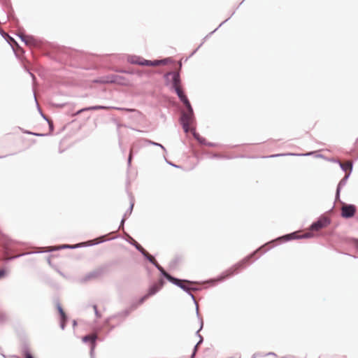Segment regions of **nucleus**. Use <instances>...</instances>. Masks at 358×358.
I'll list each match as a JSON object with an SVG mask.
<instances>
[{
  "instance_id": "obj_26",
  "label": "nucleus",
  "mask_w": 358,
  "mask_h": 358,
  "mask_svg": "<svg viewBox=\"0 0 358 358\" xmlns=\"http://www.w3.org/2000/svg\"><path fill=\"white\" fill-rule=\"evenodd\" d=\"M201 47H199V45L198 46L197 48H196L191 54L189 56V57H191L192 56H193L196 52L197 50L200 48Z\"/></svg>"
},
{
  "instance_id": "obj_31",
  "label": "nucleus",
  "mask_w": 358,
  "mask_h": 358,
  "mask_svg": "<svg viewBox=\"0 0 358 358\" xmlns=\"http://www.w3.org/2000/svg\"><path fill=\"white\" fill-rule=\"evenodd\" d=\"M244 2V0H243L236 7V10L239 8V6Z\"/></svg>"
},
{
  "instance_id": "obj_4",
  "label": "nucleus",
  "mask_w": 358,
  "mask_h": 358,
  "mask_svg": "<svg viewBox=\"0 0 358 358\" xmlns=\"http://www.w3.org/2000/svg\"><path fill=\"white\" fill-rule=\"evenodd\" d=\"M164 275L171 282H174L176 285L181 287L184 290L190 291L195 289V288L192 287L194 285V282H193L176 279L171 276L169 274H168L166 272H164Z\"/></svg>"
},
{
  "instance_id": "obj_18",
  "label": "nucleus",
  "mask_w": 358,
  "mask_h": 358,
  "mask_svg": "<svg viewBox=\"0 0 358 358\" xmlns=\"http://www.w3.org/2000/svg\"><path fill=\"white\" fill-rule=\"evenodd\" d=\"M16 36L20 38V40L22 41V42H24L25 40H26V37L27 35H25L24 34V30H22V31H19L17 34H16Z\"/></svg>"
},
{
  "instance_id": "obj_29",
  "label": "nucleus",
  "mask_w": 358,
  "mask_h": 358,
  "mask_svg": "<svg viewBox=\"0 0 358 358\" xmlns=\"http://www.w3.org/2000/svg\"><path fill=\"white\" fill-rule=\"evenodd\" d=\"M310 236H311L310 233H306V234L303 236V237H306V238H308V237H310Z\"/></svg>"
},
{
  "instance_id": "obj_22",
  "label": "nucleus",
  "mask_w": 358,
  "mask_h": 358,
  "mask_svg": "<svg viewBox=\"0 0 358 358\" xmlns=\"http://www.w3.org/2000/svg\"><path fill=\"white\" fill-rule=\"evenodd\" d=\"M133 150H134V148H133V147H132V148H131V150H130V153H129V159H128V162H129V164H130V163H131V162L132 155H133Z\"/></svg>"
},
{
  "instance_id": "obj_37",
  "label": "nucleus",
  "mask_w": 358,
  "mask_h": 358,
  "mask_svg": "<svg viewBox=\"0 0 358 358\" xmlns=\"http://www.w3.org/2000/svg\"><path fill=\"white\" fill-rule=\"evenodd\" d=\"M252 358H255V357H252Z\"/></svg>"
},
{
  "instance_id": "obj_2",
  "label": "nucleus",
  "mask_w": 358,
  "mask_h": 358,
  "mask_svg": "<svg viewBox=\"0 0 358 358\" xmlns=\"http://www.w3.org/2000/svg\"><path fill=\"white\" fill-rule=\"evenodd\" d=\"M180 122L185 133L194 131L195 127L194 113H182Z\"/></svg>"
},
{
  "instance_id": "obj_10",
  "label": "nucleus",
  "mask_w": 358,
  "mask_h": 358,
  "mask_svg": "<svg viewBox=\"0 0 358 358\" xmlns=\"http://www.w3.org/2000/svg\"><path fill=\"white\" fill-rule=\"evenodd\" d=\"M329 224V222L327 219H320L316 222H314L311 227L310 229L313 231H320V229L326 227Z\"/></svg>"
},
{
  "instance_id": "obj_34",
  "label": "nucleus",
  "mask_w": 358,
  "mask_h": 358,
  "mask_svg": "<svg viewBox=\"0 0 358 358\" xmlns=\"http://www.w3.org/2000/svg\"><path fill=\"white\" fill-rule=\"evenodd\" d=\"M289 236H294L295 237V234H289L287 236V237H289Z\"/></svg>"
},
{
  "instance_id": "obj_8",
  "label": "nucleus",
  "mask_w": 358,
  "mask_h": 358,
  "mask_svg": "<svg viewBox=\"0 0 358 358\" xmlns=\"http://www.w3.org/2000/svg\"><path fill=\"white\" fill-rule=\"evenodd\" d=\"M125 78L123 76L118 75H111L107 77V80H100L99 83H117L120 85L124 84ZM96 83H98L99 80H95Z\"/></svg>"
},
{
  "instance_id": "obj_30",
  "label": "nucleus",
  "mask_w": 358,
  "mask_h": 358,
  "mask_svg": "<svg viewBox=\"0 0 358 358\" xmlns=\"http://www.w3.org/2000/svg\"><path fill=\"white\" fill-rule=\"evenodd\" d=\"M28 72H29V73L30 74V76H31V78H32L33 79H35V76H34V75L32 73H31L29 70H28Z\"/></svg>"
},
{
  "instance_id": "obj_15",
  "label": "nucleus",
  "mask_w": 358,
  "mask_h": 358,
  "mask_svg": "<svg viewBox=\"0 0 358 358\" xmlns=\"http://www.w3.org/2000/svg\"><path fill=\"white\" fill-rule=\"evenodd\" d=\"M145 256L147 257L148 259L151 263H152L153 264H155V265L156 266V267H157V268H158V269H159V270L162 273V274L164 275V272H166V271L163 269V268H162L161 266H159V265L158 264V263L157 262V261H156L155 258L152 255H150V254H148V253H147V254L145 255Z\"/></svg>"
},
{
  "instance_id": "obj_35",
  "label": "nucleus",
  "mask_w": 358,
  "mask_h": 358,
  "mask_svg": "<svg viewBox=\"0 0 358 358\" xmlns=\"http://www.w3.org/2000/svg\"><path fill=\"white\" fill-rule=\"evenodd\" d=\"M179 66H180V69L182 68V62H179Z\"/></svg>"
},
{
  "instance_id": "obj_33",
  "label": "nucleus",
  "mask_w": 358,
  "mask_h": 358,
  "mask_svg": "<svg viewBox=\"0 0 358 358\" xmlns=\"http://www.w3.org/2000/svg\"><path fill=\"white\" fill-rule=\"evenodd\" d=\"M65 104H57V107H61V106H64Z\"/></svg>"
},
{
  "instance_id": "obj_21",
  "label": "nucleus",
  "mask_w": 358,
  "mask_h": 358,
  "mask_svg": "<svg viewBox=\"0 0 358 358\" xmlns=\"http://www.w3.org/2000/svg\"><path fill=\"white\" fill-rule=\"evenodd\" d=\"M8 271L6 268L0 269V279L4 278L6 275Z\"/></svg>"
},
{
  "instance_id": "obj_14",
  "label": "nucleus",
  "mask_w": 358,
  "mask_h": 358,
  "mask_svg": "<svg viewBox=\"0 0 358 358\" xmlns=\"http://www.w3.org/2000/svg\"><path fill=\"white\" fill-rule=\"evenodd\" d=\"M106 107L101 105H95L90 107L82 108L77 110L76 112H87L88 110H101L106 109Z\"/></svg>"
},
{
  "instance_id": "obj_36",
  "label": "nucleus",
  "mask_w": 358,
  "mask_h": 358,
  "mask_svg": "<svg viewBox=\"0 0 358 358\" xmlns=\"http://www.w3.org/2000/svg\"><path fill=\"white\" fill-rule=\"evenodd\" d=\"M357 246H358V241H357Z\"/></svg>"
},
{
  "instance_id": "obj_6",
  "label": "nucleus",
  "mask_w": 358,
  "mask_h": 358,
  "mask_svg": "<svg viewBox=\"0 0 358 358\" xmlns=\"http://www.w3.org/2000/svg\"><path fill=\"white\" fill-rule=\"evenodd\" d=\"M356 207L352 204H344L341 208V215L345 218H350L355 215Z\"/></svg>"
},
{
  "instance_id": "obj_25",
  "label": "nucleus",
  "mask_w": 358,
  "mask_h": 358,
  "mask_svg": "<svg viewBox=\"0 0 358 358\" xmlns=\"http://www.w3.org/2000/svg\"><path fill=\"white\" fill-rule=\"evenodd\" d=\"M125 112L131 113V112H139V111L138 110H136V109L127 108V109H125Z\"/></svg>"
},
{
  "instance_id": "obj_12",
  "label": "nucleus",
  "mask_w": 358,
  "mask_h": 358,
  "mask_svg": "<svg viewBox=\"0 0 358 358\" xmlns=\"http://www.w3.org/2000/svg\"><path fill=\"white\" fill-rule=\"evenodd\" d=\"M97 338V335L96 334H92L90 335H87L83 338V341L85 343L90 342L92 344L91 350L93 351L95 348V342Z\"/></svg>"
},
{
  "instance_id": "obj_16",
  "label": "nucleus",
  "mask_w": 358,
  "mask_h": 358,
  "mask_svg": "<svg viewBox=\"0 0 358 358\" xmlns=\"http://www.w3.org/2000/svg\"><path fill=\"white\" fill-rule=\"evenodd\" d=\"M156 66L159 65H166L173 62L171 57H166L162 59H155Z\"/></svg>"
},
{
  "instance_id": "obj_5",
  "label": "nucleus",
  "mask_w": 358,
  "mask_h": 358,
  "mask_svg": "<svg viewBox=\"0 0 358 358\" xmlns=\"http://www.w3.org/2000/svg\"><path fill=\"white\" fill-rule=\"evenodd\" d=\"M163 281L162 280H159L158 282L152 285L148 289V293L145 294L140 300L139 303H143L145 301H146L149 297L155 294L162 287Z\"/></svg>"
},
{
  "instance_id": "obj_27",
  "label": "nucleus",
  "mask_w": 358,
  "mask_h": 358,
  "mask_svg": "<svg viewBox=\"0 0 358 358\" xmlns=\"http://www.w3.org/2000/svg\"><path fill=\"white\" fill-rule=\"evenodd\" d=\"M135 74H137L138 76L141 77V76H142L143 73L141 71H135Z\"/></svg>"
},
{
  "instance_id": "obj_13",
  "label": "nucleus",
  "mask_w": 358,
  "mask_h": 358,
  "mask_svg": "<svg viewBox=\"0 0 358 358\" xmlns=\"http://www.w3.org/2000/svg\"><path fill=\"white\" fill-rule=\"evenodd\" d=\"M236 12V10L231 14V15L227 18L225 20H224L222 23H220V24L213 31L210 32L208 34H207L203 38V41L201 43V44L199 45V47H201L203 45V44L204 43V42L206 41V40L207 38H208L213 34H214L221 26H222L225 22H227L235 13Z\"/></svg>"
},
{
  "instance_id": "obj_17",
  "label": "nucleus",
  "mask_w": 358,
  "mask_h": 358,
  "mask_svg": "<svg viewBox=\"0 0 358 358\" xmlns=\"http://www.w3.org/2000/svg\"><path fill=\"white\" fill-rule=\"evenodd\" d=\"M57 310L61 315V317H62V328L64 329V324L66 322V314L64 313V311L63 310L62 308L61 307L60 305H58L57 306Z\"/></svg>"
},
{
  "instance_id": "obj_11",
  "label": "nucleus",
  "mask_w": 358,
  "mask_h": 358,
  "mask_svg": "<svg viewBox=\"0 0 358 358\" xmlns=\"http://www.w3.org/2000/svg\"><path fill=\"white\" fill-rule=\"evenodd\" d=\"M244 266V262H238V264L234 265L231 268H229L228 270L225 271L226 276H230L236 273L241 268H243Z\"/></svg>"
},
{
  "instance_id": "obj_1",
  "label": "nucleus",
  "mask_w": 358,
  "mask_h": 358,
  "mask_svg": "<svg viewBox=\"0 0 358 358\" xmlns=\"http://www.w3.org/2000/svg\"><path fill=\"white\" fill-rule=\"evenodd\" d=\"M163 77L166 86H170V89L177 94L178 99L182 103L184 107L187 109V112H194L189 100L188 99L184 91L180 87L182 80L180 78V72L169 71L164 73Z\"/></svg>"
},
{
  "instance_id": "obj_24",
  "label": "nucleus",
  "mask_w": 358,
  "mask_h": 358,
  "mask_svg": "<svg viewBox=\"0 0 358 358\" xmlns=\"http://www.w3.org/2000/svg\"><path fill=\"white\" fill-rule=\"evenodd\" d=\"M12 20L14 22V23L17 25L18 23H19V20L18 19L15 17V16H13L12 17Z\"/></svg>"
},
{
  "instance_id": "obj_20",
  "label": "nucleus",
  "mask_w": 358,
  "mask_h": 358,
  "mask_svg": "<svg viewBox=\"0 0 358 358\" xmlns=\"http://www.w3.org/2000/svg\"><path fill=\"white\" fill-rule=\"evenodd\" d=\"M117 72L129 74V75H134L135 74V71L134 70H124V69H119L117 70Z\"/></svg>"
},
{
  "instance_id": "obj_19",
  "label": "nucleus",
  "mask_w": 358,
  "mask_h": 358,
  "mask_svg": "<svg viewBox=\"0 0 358 358\" xmlns=\"http://www.w3.org/2000/svg\"><path fill=\"white\" fill-rule=\"evenodd\" d=\"M341 165L343 169H344L345 171L351 170L352 167V163L350 162H346L345 163L341 164Z\"/></svg>"
},
{
  "instance_id": "obj_32",
  "label": "nucleus",
  "mask_w": 358,
  "mask_h": 358,
  "mask_svg": "<svg viewBox=\"0 0 358 358\" xmlns=\"http://www.w3.org/2000/svg\"><path fill=\"white\" fill-rule=\"evenodd\" d=\"M196 350V347L194 348V352H193V354L192 355V357H193L194 356Z\"/></svg>"
},
{
  "instance_id": "obj_7",
  "label": "nucleus",
  "mask_w": 358,
  "mask_h": 358,
  "mask_svg": "<svg viewBox=\"0 0 358 358\" xmlns=\"http://www.w3.org/2000/svg\"><path fill=\"white\" fill-rule=\"evenodd\" d=\"M24 43L30 48H39L42 45V41L40 38H36L33 35H27Z\"/></svg>"
},
{
  "instance_id": "obj_23",
  "label": "nucleus",
  "mask_w": 358,
  "mask_h": 358,
  "mask_svg": "<svg viewBox=\"0 0 358 358\" xmlns=\"http://www.w3.org/2000/svg\"><path fill=\"white\" fill-rule=\"evenodd\" d=\"M34 99H35V101H36V108H37L38 112H42L41 108L39 104L38 103V102L36 101V99L34 93Z\"/></svg>"
},
{
  "instance_id": "obj_28",
  "label": "nucleus",
  "mask_w": 358,
  "mask_h": 358,
  "mask_svg": "<svg viewBox=\"0 0 358 358\" xmlns=\"http://www.w3.org/2000/svg\"><path fill=\"white\" fill-rule=\"evenodd\" d=\"M25 356L26 358H33L32 356L29 352H27Z\"/></svg>"
},
{
  "instance_id": "obj_9",
  "label": "nucleus",
  "mask_w": 358,
  "mask_h": 358,
  "mask_svg": "<svg viewBox=\"0 0 358 358\" xmlns=\"http://www.w3.org/2000/svg\"><path fill=\"white\" fill-rule=\"evenodd\" d=\"M0 34L6 39V41L8 42V43L11 46L13 51H15V46H18L19 45L17 42L15 40L14 38L10 36L8 34L5 32L1 28H0Z\"/></svg>"
},
{
  "instance_id": "obj_3",
  "label": "nucleus",
  "mask_w": 358,
  "mask_h": 358,
  "mask_svg": "<svg viewBox=\"0 0 358 358\" xmlns=\"http://www.w3.org/2000/svg\"><path fill=\"white\" fill-rule=\"evenodd\" d=\"M127 62L131 64H137L139 66H156L155 59L148 60L138 55H129Z\"/></svg>"
}]
</instances>
